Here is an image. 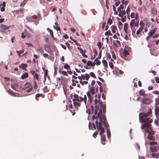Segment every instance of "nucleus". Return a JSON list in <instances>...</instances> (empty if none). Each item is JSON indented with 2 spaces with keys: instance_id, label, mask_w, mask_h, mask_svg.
Masks as SVG:
<instances>
[{
  "instance_id": "nucleus-42",
  "label": "nucleus",
  "mask_w": 159,
  "mask_h": 159,
  "mask_svg": "<svg viewBox=\"0 0 159 159\" xmlns=\"http://www.w3.org/2000/svg\"><path fill=\"white\" fill-rule=\"evenodd\" d=\"M64 69L67 70H70V67L69 65L67 64H66L64 66Z\"/></svg>"
},
{
  "instance_id": "nucleus-22",
  "label": "nucleus",
  "mask_w": 159,
  "mask_h": 159,
  "mask_svg": "<svg viewBox=\"0 0 159 159\" xmlns=\"http://www.w3.org/2000/svg\"><path fill=\"white\" fill-rule=\"evenodd\" d=\"M119 11V13L118 14L119 16L122 17L125 14V10H120Z\"/></svg>"
},
{
  "instance_id": "nucleus-54",
  "label": "nucleus",
  "mask_w": 159,
  "mask_h": 159,
  "mask_svg": "<svg viewBox=\"0 0 159 159\" xmlns=\"http://www.w3.org/2000/svg\"><path fill=\"white\" fill-rule=\"evenodd\" d=\"M42 69L44 72V73H48V69H46L44 67H42Z\"/></svg>"
},
{
  "instance_id": "nucleus-41",
  "label": "nucleus",
  "mask_w": 159,
  "mask_h": 159,
  "mask_svg": "<svg viewBox=\"0 0 159 159\" xmlns=\"http://www.w3.org/2000/svg\"><path fill=\"white\" fill-rule=\"evenodd\" d=\"M149 144L150 145L152 146L155 145H157L158 144L157 142L155 141L151 142L149 143Z\"/></svg>"
},
{
  "instance_id": "nucleus-37",
  "label": "nucleus",
  "mask_w": 159,
  "mask_h": 159,
  "mask_svg": "<svg viewBox=\"0 0 159 159\" xmlns=\"http://www.w3.org/2000/svg\"><path fill=\"white\" fill-rule=\"evenodd\" d=\"M139 93L141 95L143 96L145 95V91L144 89H141L139 91Z\"/></svg>"
},
{
  "instance_id": "nucleus-11",
  "label": "nucleus",
  "mask_w": 159,
  "mask_h": 159,
  "mask_svg": "<svg viewBox=\"0 0 159 159\" xmlns=\"http://www.w3.org/2000/svg\"><path fill=\"white\" fill-rule=\"evenodd\" d=\"M10 27V26H7L5 25L2 24L0 27V30L1 32H4L3 30H8Z\"/></svg>"
},
{
  "instance_id": "nucleus-8",
  "label": "nucleus",
  "mask_w": 159,
  "mask_h": 159,
  "mask_svg": "<svg viewBox=\"0 0 159 159\" xmlns=\"http://www.w3.org/2000/svg\"><path fill=\"white\" fill-rule=\"evenodd\" d=\"M131 52V48L128 46H125L124 49L123 55L125 57H126L129 55Z\"/></svg>"
},
{
  "instance_id": "nucleus-48",
  "label": "nucleus",
  "mask_w": 159,
  "mask_h": 159,
  "mask_svg": "<svg viewBox=\"0 0 159 159\" xmlns=\"http://www.w3.org/2000/svg\"><path fill=\"white\" fill-rule=\"evenodd\" d=\"M109 66L111 69H113L114 68V65L111 62H109Z\"/></svg>"
},
{
  "instance_id": "nucleus-35",
  "label": "nucleus",
  "mask_w": 159,
  "mask_h": 159,
  "mask_svg": "<svg viewBox=\"0 0 159 159\" xmlns=\"http://www.w3.org/2000/svg\"><path fill=\"white\" fill-rule=\"evenodd\" d=\"M87 81H82V80H80L79 82L81 84L83 85L84 84H88V82Z\"/></svg>"
},
{
  "instance_id": "nucleus-29",
  "label": "nucleus",
  "mask_w": 159,
  "mask_h": 159,
  "mask_svg": "<svg viewBox=\"0 0 159 159\" xmlns=\"http://www.w3.org/2000/svg\"><path fill=\"white\" fill-rule=\"evenodd\" d=\"M31 87V86H30V84H29L27 82L24 84V87L23 89H26L28 88H30V87Z\"/></svg>"
},
{
  "instance_id": "nucleus-39",
  "label": "nucleus",
  "mask_w": 159,
  "mask_h": 159,
  "mask_svg": "<svg viewBox=\"0 0 159 159\" xmlns=\"http://www.w3.org/2000/svg\"><path fill=\"white\" fill-rule=\"evenodd\" d=\"M48 30L49 31L53 39H55V38L54 37L53 33V31L51 30L50 29H49L48 28Z\"/></svg>"
},
{
  "instance_id": "nucleus-40",
  "label": "nucleus",
  "mask_w": 159,
  "mask_h": 159,
  "mask_svg": "<svg viewBox=\"0 0 159 159\" xmlns=\"http://www.w3.org/2000/svg\"><path fill=\"white\" fill-rule=\"evenodd\" d=\"M98 46V48L99 49H101L102 47L103 46V43L100 42H99L97 44Z\"/></svg>"
},
{
  "instance_id": "nucleus-51",
  "label": "nucleus",
  "mask_w": 159,
  "mask_h": 159,
  "mask_svg": "<svg viewBox=\"0 0 159 159\" xmlns=\"http://www.w3.org/2000/svg\"><path fill=\"white\" fill-rule=\"evenodd\" d=\"M32 89V87H30L26 89L25 91L26 92H30Z\"/></svg>"
},
{
  "instance_id": "nucleus-15",
  "label": "nucleus",
  "mask_w": 159,
  "mask_h": 159,
  "mask_svg": "<svg viewBox=\"0 0 159 159\" xmlns=\"http://www.w3.org/2000/svg\"><path fill=\"white\" fill-rule=\"evenodd\" d=\"M94 111V108L93 106L90 107L89 108L86 110V112L89 114L93 113Z\"/></svg>"
},
{
  "instance_id": "nucleus-61",
  "label": "nucleus",
  "mask_w": 159,
  "mask_h": 159,
  "mask_svg": "<svg viewBox=\"0 0 159 159\" xmlns=\"http://www.w3.org/2000/svg\"><path fill=\"white\" fill-rule=\"evenodd\" d=\"M43 56L45 58H48V57H49L47 53H45L43 55Z\"/></svg>"
},
{
  "instance_id": "nucleus-47",
  "label": "nucleus",
  "mask_w": 159,
  "mask_h": 159,
  "mask_svg": "<svg viewBox=\"0 0 159 159\" xmlns=\"http://www.w3.org/2000/svg\"><path fill=\"white\" fill-rule=\"evenodd\" d=\"M16 52L18 55L19 56H20L21 54L24 52V50H22L20 51H17Z\"/></svg>"
},
{
  "instance_id": "nucleus-63",
  "label": "nucleus",
  "mask_w": 159,
  "mask_h": 159,
  "mask_svg": "<svg viewBox=\"0 0 159 159\" xmlns=\"http://www.w3.org/2000/svg\"><path fill=\"white\" fill-rule=\"evenodd\" d=\"M155 80L156 82L158 83H159V78L157 77H155Z\"/></svg>"
},
{
  "instance_id": "nucleus-23",
  "label": "nucleus",
  "mask_w": 159,
  "mask_h": 159,
  "mask_svg": "<svg viewBox=\"0 0 159 159\" xmlns=\"http://www.w3.org/2000/svg\"><path fill=\"white\" fill-rule=\"evenodd\" d=\"M102 61L103 66H104V69L106 70L108 67L107 62L105 60H103Z\"/></svg>"
},
{
  "instance_id": "nucleus-19",
  "label": "nucleus",
  "mask_w": 159,
  "mask_h": 159,
  "mask_svg": "<svg viewBox=\"0 0 159 159\" xmlns=\"http://www.w3.org/2000/svg\"><path fill=\"white\" fill-rule=\"evenodd\" d=\"M111 29L112 33L113 34L116 33V30H117V28L116 26L115 25H112L111 27Z\"/></svg>"
},
{
  "instance_id": "nucleus-5",
  "label": "nucleus",
  "mask_w": 159,
  "mask_h": 159,
  "mask_svg": "<svg viewBox=\"0 0 159 159\" xmlns=\"http://www.w3.org/2000/svg\"><path fill=\"white\" fill-rule=\"evenodd\" d=\"M96 93L95 88L94 86L89 88V90L87 92L86 94L89 99L88 101H89L90 103H91L93 100V95L95 94Z\"/></svg>"
},
{
  "instance_id": "nucleus-57",
  "label": "nucleus",
  "mask_w": 159,
  "mask_h": 159,
  "mask_svg": "<svg viewBox=\"0 0 159 159\" xmlns=\"http://www.w3.org/2000/svg\"><path fill=\"white\" fill-rule=\"evenodd\" d=\"M139 20H136L135 23H134V25L136 27H138L139 25Z\"/></svg>"
},
{
  "instance_id": "nucleus-12",
  "label": "nucleus",
  "mask_w": 159,
  "mask_h": 159,
  "mask_svg": "<svg viewBox=\"0 0 159 159\" xmlns=\"http://www.w3.org/2000/svg\"><path fill=\"white\" fill-rule=\"evenodd\" d=\"M151 99L148 98H144L142 101V103L145 104H149L151 103Z\"/></svg>"
},
{
  "instance_id": "nucleus-17",
  "label": "nucleus",
  "mask_w": 159,
  "mask_h": 159,
  "mask_svg": "<svg viewBox=\"0 0 159 159\" xmlns=\"http://www.w3.org/2000/svg\"><path fill=\"white\" fill-rule=\"evenodd\" d=\"M157 10L156 8L153 7L151 9V13L153 16H155L157 14Z\"/></svg>"
},
{
  "instance_id": "nucleus-62",
  "label": "nucleus",
  "mask_w": 159,
  "mask_h": 159,
  "mask_svg": "<svg viewBox=\"0 0 159 159\" xmlns=\"http://www.w3.org/2000/svg\"><path fill=\"white\" fill-rule=\"evenodd\" d=\"M106 24V22H104L102 23V30L104 29V28L105 27V26Z\"/></svg>"
},
{
  "instance_id": "nucleus-49",
  "label": "nucleus",
  "mask_w": 159,
  "mask_h": 159,
  "mask_svg": "<svg viewBox=\"0 0 159 159\" xmlns=\"http://www.w3.org/2000/svg\"><path fill=\"white\" fill-rule=\"evenodd\" d=\"M62 74L64 75L67 76L68 75V74L67 73V72H66L64 70H62L61 71Z\"/></svg>"
},
{
  "instance_id": "nucleus-27",
  "label": "nucleus",
  "mask_w": 159,
  "mask_h": 159,
  "mask_svg": "<svg viewBox=\"0 0 159 159\" xmlns=\"http://www.w3.org/2000/svg\"><path fill=\"white\" fill-rule=\"evenodd\" d=\"M28 77V74L27 72H25L21 76V78L22 79H24Z\"/></svg>"
},
{
  "instance_id": "nucleus-13",
  "label": "nucleus",
  "mask_w": 159,
  "mask_h": 159,
  "mask_svg": "<svg viewBox=\"0 0 159 159\" xmlns=\"http://www.w3.org/2000/svg\"><path fill=\"white\" fill-rule=\"evenodd\" d=\"M99 103L100 105V106L102 108L103 112L105 113L106 111V106L105 104H103V103L102 101H99Z\"/></svg>"
},
{
  "instance_id": "nucleus-52",
  "label": "nucleus",
  "mask_w": 159,
  "mask_h": 159,
  "mask_svg": "<svg viewBox=\"0 0 159 159\" xmlns=\"http://www.w3.org/2000/svg\"><path fill=\"white\" fill-rule=\"evenodd\" d=\"M90 75L93 77L94 78H95L96 77V76L95 75V74L93 72H91L90 73Z\"/></svg>"
},
{
  "instance_id": "nucleus-28",
  "label": "nucleus",
  "mask_w": 159,
  "mask_h": 159,
  "mask_svg": "<svg viewBox=\"0 0 159 159\" xmlns=\"http://www.w3.org/2000/svg\"><path fill=\"white\" fill-rule=\"evenodd\" d=\"M124 30L125 32L127 33V30L128 29V24L127 23L124 24Z\"/></svg>"
},
{
  "instance_id": "nucleus-46",
  "label": "nucleus",
  "mask_w": 159,
  "mask_h": 159,
  "mask_svg": "<svg viewBox=\"0 0 159 159\" xmlns=\"http://www.w3.org/2000/svg\"><path fill=\"white\" fill-rule=\"evenodd\" d=\"M42 96V94L40 93H38L35 95V99L37 100H39L37 99L39 97H41Z\"/></svg>"
},
{
  "instance_id": "nucleus-64",
  "label": "nucleus",
  "mask_w": 159,
  "mask_h": 159,
  "mask_svg": "<svg viewBox=\"0 0 159 159\" xmlns=\"http://www.w3.org/2000/svg\"><path fill=\"white\" fill-rule=\"evenodd\" d=\"M63 37L66 39H67L69 38V37L67 34H64L63 36Z\"/></svg>"
},
{
  "instance_id": "nucleus-18",
  "label": "nucleus",
  "mask_w": 159,
  "mask_h": 159,
  "mask_svg": "<svg viewBox=\"0 0 159 159\" xmlns=\"http://www.w3.org/2000/svg\"><path fill=\"white\" fill-rule=\"evenodd\" d=\"M18 85L17 83L11 84V88L15 91H17Z\"/></svg>"
},
{
  "instance_id": "nucleus-45",
  "label": "nucleus",
  "mask_w": 159,
  "mask_h": 159,
  "mask_svg": "<svg viewBox=\"0 0 159 159\" xmlns=\"http://www.w3.org/2000/svg\"><path fill=\"white\" fill-rule=\"evenodd\" d=\"M124 7L122 4H120V6L118 8L117 10L118 11H120L121 9H124Z\"/></svg>"
},
{
  "instance_id": "nucleus-32",
  "label": "nucleus",
  "mask_w": 159,
  "mask_h": 159,
  "mask_svg": "<svg viewBox=\"0 0 159 159\" xmlns=\"http://www.w3.org/2000/svg\"><path fill=\"white\" fill-rule=\"evenodd\" d=\"M135 19L132 20L130 23V25L131 28H132L134 26V25L135 22Z\"/></svg>"
},
{
  "instance_id": "nucleus-50",
  "label": "nucleus",
  "mask_w": 159,
  "mask_h": 159,
  "mask_svg": "<svg viewBox=\"0 0 159 159\" xmlns=\"http://www.w3.org/2000/svg\"><path fill=\"white\" fill-rule=\"evenodd\" d=\"M49 89H48V88L47 86H45V87L43 88V91L44 93H46L48 92L49 91Z\"/></svg>"
},
{
  "instance_id": "nucleus-6",
  "label": "nucleus",
  "mask_w": 159,
  "mask_h": 159,
  "mask_svg": "<svg viewBox=\"0 0 159 159\" xmlns=\"http://www.w3.org/2000/svg\"><path fill=\"white\" fill-rule=\"evenodd\" d=\"M97 95H95V97L96 98H97ZM94 102L95 105L94 111L95 114H96L97 113H98L97 115L98 117H100L101 116H103L102 108L99 109V107L98 105V101L97 98L94 100Z\"/></svg>"
},
{
  "instance_id": "nucleus-59",
  "label": "nucleus",
  "mask_w": 159,
  "mask_h": 159,
  "mask_svg": "<svg viewBox=\"0 0 159 159\" xmlns=\"http://www.w3.org/2000/svg\"><path fill=\"white\" fill-rule=\"evenodd\" d=\"M98 132L97 131H96L94 132V133H93V136L95 138H96V137L97 136V135L98 134Z\"/></svg>"
},
{
  "instance_id": "nucleus-1",
  "label": "nucleus",
  "mask_w": 159,
  "mask_h": 159,
  "mask_svg": "<svg viewBox=\"0 0 159 159\" xmlns=\"http://www.w3.org/2000/svg\"><path fill=\"white\" fill-rule=\"evenodd\" d=\"M152 114V110L151 108H148V111L145 113H140L139 115V119L140 121L143 123L141 126V128L143 129L146 126H151L150 124L153 122V120L150 118H147Z\"/></svg>"
},
{
  "instance_id": "nucleus-20",
  "label": "nucleus",
  "mask_w": 159,
  "mask_h": 159,
  "mask_svg": "<svg viewBox=\"0 0 159 159\" xmlns=\"http://www.w3.org/2000/svg\"><path fill=\"white\" fill-rule=\"evenodd\" d=\"M106 140V136L104 135H101V141L102 144L104 145Z\"/></svg>"
},
{
  "instance_id": "nucleus-30",
  "label": "nucleus",
  "mask_w": 159,
  "mask_h": 159,
  "mask_svg": "<svg viewBox=\"0 0 159 159\" xmlns=\"http://www.w3.org/2000/svg\"><path fill=\"white\" fill-rule=\"evenodd\" d=\"M143 28V26H141L139 29L137 31L136 34L137 35H139L140 34V32L142 30Z\"/></svg>"
},
{
  "instance_id": "nucleus-14",
  "label": "nucleus",
  "mask_w": 159,
  "mask_h": 159,
  "mask_svg": "<svg viewBox=\"0 0 159 159\" xmlns=\"http://www.w3.org/2000/svg\"><path fill=\"white\" fill-rule=\"evenodd\" d=\"M159 153L155 152H153L151 154V157L153 158H159V151H158Z\"/></svg>"
},
{
  "instance_id": "nucleus-44",
  "label": "nucleus",
  "mask_w": 159,
  "mask_h": 159,
  "mask_svg": "<svg viewBox=\"0 0 159 159\" xmlns=\"http://www.w3.org/2000/svg\"><path fill=\"white\" fill-rule=\"evenodd\" d=\"M113 21L110 18H109L107 20V23L109 25H111Z\"/></svg>"
},
{
  "instance_id": "nucleus-2",
  "label": "nucleus",
  "mask_w": 159,
  "mask_h": 159,
  "mask_svg": "<svg viewBox=\"0 0 159 159\" xmlns=\"http://www.w3.org/2000/svg\"><path fill=\"white\" fill-rule=\"evenodd\" d=\"M87 98L86 95H84L83 97L79 96L77 94L73 95V98L72 99L73 104L76 107H80L81 102L84 101L85 105L86 104Z\"/></svg>"
},
{
  "instance_id": "nucleus-4",
  "label": "nucleus",
  "mask_w": 159,
  "mask_h": 159,
  "mask_svg": "<svg viewBox=\"0 0 159 159\" xmlns=\"http://www.w3.org/2000/svg\"><path fill=\"white\" fill-rule=\"evenodd\" d=\"M145 128V132L148 133V138L152 140H155V137L153 136V135L155 134V132L154 131L152 130V125L149 126H146Z\"/></svg>"
},
{
  "instance_id": "nucleus-25",
  "label": "nucleus",
  "mask_w": 159,
  "mask_h": 159,
  "mask_svg": "<svg viewBox=\"0 0 159 159\" xmlns=\"http://www.w3.org/2000/svg\"><path fill=\"white\" fill-rule=\"evenodd\" d=\"M19 67L22 68L23 70H25L26 68L27 67V64L25 63H22L20 66H19Z\"/></svg>"
},
{
  "instance_id": "nucleus-60",
  "label": "nucleus",
  "mask_w": 159,
  "mask_h": 159,
  "mask_svg": "<svg viewBox=\"0 0 159 159\" xmlns=\"http://www.w3.org/2000/svg\"><path fill=\"white\" fill-rule=\"evenodd\" d=\"M30 73L32 75H34L35 74V73H35V70H31L30 71Z\"/></svg>"
},
{
  "instance_id": "nucleus-33",
  "label": "nucleus",
  "mask_w": 159,
  "mask_h": 159,
  "mask_svg": "<svg viewBox=\"0 0 159 159\" xmlns=\"http://www.w3.org/2000/svg\"><path fill=\"white\" fill-rule=\"evenodd\" d=\"M98 59H99L96 58L94 60V62H95V65L96 64L97 66L99 65L101 63V61L98 60Z\"/></svg>"
},
{
  "instance_id": "nucleus-3",
  "label": "nucleus",
  "mask_w": 159,
  "mask_h": 159,
  "mask_svg": "<svg viewBox=\"0 0 159 159\" xmlns=\"http://www.w3.org/2000/svg\"><path fill=\"white\" fill-rule=\"evenodd\" d=\"M99 117L100 118V121L99 122V127L98 130H101L100 134L102 135L105 132L104 128L102 126H104L106 128V126H108V124L106 119L105 115H103Z\"/></svg>"
},
{
  "instance_id": "nucleus-10",
  "label": "nucleus",
  "mask_w": 159,
  "mask_h": 159,
  "mask_svg": "<svg viewBox=\"0 0 159 159\" xmlns=\"http://www.w3.org/2000/svg\"><path fill=\"white\" fill-rule=\"evenodd\" d=\"M98 113H97L96 114H94L92 116V119L93 120H94L95 119H96L95 121V124L97 126V128L98 129L99 127V124H98V121L97 120L98 118H99V120H100V118L98 116L97 114Z\"/></svg>"
},
{
  "instance_id": "nucleus-16",
  "label": "nucleus",
  "mask_w": 159,
  "mask_h": 159,
  "mask_svg": "<svg viewBox=\"0 0 159 159\" xmlns=\"http://www.w3.org/2000/svg\"><path fill=\"white\" fill-rule=\"evenodd\" d=\"M157 31V29L156 28H154L152 30L150 31V32L148 33V35L152 36L153 34H155Z\"/></svg>"
},
{
  "instance_id": "nucleus-26",
  "label": "nucleus",
  "mask_w": 159,
  "mask_h": 159,
  "mask_svg": "<svg viewBox=\"0 0 159 159\" xmlns=\"http://www.w3.org/2000/svg\"><path fill=\"white\" fill-rule=\"evenodd\" d=\"M93 52L94 53V55L93 56V57H91V59L92 60L94 59L98 55V52L97 50L95 48L93 49Z\"/></svg>"
},
{
  "instance_id": "nucleus-34",
  "label": "nucleus",
  "mask_w": 159,
  "mask_h": 159,
  "mask_svg": "<svg viewBox=\"0 0 159 159\" xmlns=\"http://www.w3.org/2000/svg\"><path fill=\"white\" fill-rule=\"evenodd\" d=\"M105 35L106 36H112L113 35L112 34L109 30L105 33Z\"/></svg>"
},
{
  "instance_id": "nucleus-9",
  "label": "nucleus",
  "mask_w": 159,
  "mask_h": 159,
  "mask_svg": "<svg viewBox=\"0 0 159 159\" xmlns=\"http://www.w3.org/2000/svg\"><path fill=\"white\" fill-rule=\"evenodd\" d=\"M150 151L151 152H156L159 151V146L158 144L154 146H152L150 148Z\"/></svg>"
},
{
  "instance_id": "nucleus-21",
  "label": "nucleus",
  "mask_w": 159,
  "mask_h": 159,
  "mask_svg": "<svg viewBox=\"0 0 159 159\" xmlns=\"http://www.w3.org/2000/svg\"><path fill=\"white\" fill-rule=\"evenodd\" d=\"M95 65V62H92L90 61H88L87 63V66H93Z\"/></svg>"
},
{
  "instance_id": "nucleus-56",
  "label": "nucleus",
  "mask_w": 159,
  "mask_h": 159,
  "mask_svg": "<svg viewBox=\"0 0 159 159\" xmlns=\"http://www.w3.org/2000/svg\"><path fill=\"white\" fill-rule=\"evenodd\" d=\"M102 50H101L99 53L98 57H97L96 58H98L99 59H101V56H102Z\"/></svg>"
},
{
  "instance_id": "nucleus-43",
  "label": "nucleus",
  "mask_w": 159,
  "mask_h": 159,
  "mask_svg": "<svg viewBox=\"0 0 159 159\" xmlns=\"http://www.w3.org/2000/svg\"><path fill=\"white\" fill-rule=\"evenodd\" d=\"M111 52L112 54V57L115 60L116 59V58L115 56V53L114 52V51H111Z\"/></svg>"
},
{
  "instance_id": "nucleus-24",
  "label": "nucleus",
  "mask_w": 159,
  "mask_h": 159,
  "mask_svg": "<svg viewBox=\"0 0 159 159\" xmlns=\"http://www.w3.org/2000/svg\"><path fill=\"white\" fill-rule=\"evenodd\" d=\"M106 126L107 127H106V129L107 130V136L108 138H109V137L111 136V132L110 131L109 126V125H108V126Z\"/></svg>"
},
{
  "instance_id": "nucleus-53",
  "label": "nucleus",
  "mask_w": 159,
  "mask_h": 159,
  "mask_svg": "<svg viewBox=\"0 0 159 159\" xmlns=\"http://www.w3.org/2000/svg\"><path fill=\"white\" fill-rule=\"evenodd\" d=\"M34 78H36L37 80H39V75L37 73L35 74L34 75Z\"/></svg>"
},
{
  "instance_id": "nucleus-36",
  "label": "nucleus",
  "mask_w": 159,
  "mask_h": 159,
  "mask_svg": "<svg viewBox=\"0 0 159 159\" xmlns=\"http://www.w3.org/2000/svg\"><path fill=\"white\" fill-rule=\"evenodd\" d=\"M28 0H24L22 2L20 3V6L21 7H23L26 4Z\"/></svg>"
},
{
  "instance_id": "nucleus-55",
  "label": "nucleus",
  "mask_w": 159,
  "mask_h": 159,
  "mask_svg": "<svg viewBox=\"0 0 159 159\" xmlns=\"http://www.w3.org/2000/svg\"><path fill=\"white\" fill-rule=\"evenodd\" d=\"M130 11V9L129 8H127V9H126V13H127V14L128 15V19H129V16H128V15H129V12Z\"/></svg>"
},
{
  "instance_id": "nucleus-31",
  "label": "nucleus",
  "mask_w": 159,
  "mask_h": 159,
  "mask_svg": "<svg viewBox=\"0 0 159 159\" xmlns=\"http://www.w3.org/2000/svg\"><path fill=\"white\" fill-rule=\"evenodd\" d=\"M77 48L79 50L80 53H81L82 55L84 53H85L86 52V51L85 50H83L81 48L78 47Z\"/></svg>"
},
{
  "instance_id": "nucleus-58",
  "label": "nucleus",
  "mask_w": 159,
  "mask_h": 159,
  "mask_svg": "<svg viewBox=\"0 0 159 159\" xmlns=\"http://www.w3.org/2000/svg\"><path fill=\"white\" fill-rule=\"evenodd\" d=\"M139 14L138 13H136V14L135 19H135V20H138V19H139Z\"/></svg>"
},
{
  "instance_id": "nucleus-7",
  "label": "nucleus",
  "mask_w": 159,
  "mask_h": 159,
  "mask_svg": "<svg viewBox=\"0 0 159 159\" xmlns=\"http://www.w3.org/2000/svg\"><path fill=\"white\" fill-rule=\"evenodd\" d=\"M90 76L89 74L86 73L85 75L82 74L81 76H78V78L80 80H88L90 78Z\"/></svg>"
},
{
  "instance_id": "nucleus-38",
  "label": "nucleus",
  "mask_w": 159,
  "mask_h": 159,
  "mask_svg": "<svg viewBox=\"0 0 159 159\" xmlns=\"http://www.w3.org/2000/svg\"><path fill=\"white\" fill-rule=\"evenodd\" d=\"M8 93L11 96H14L15 95V93L12 91L11 90H8L7 91Z\"/></svg>"
}]
</instances>
